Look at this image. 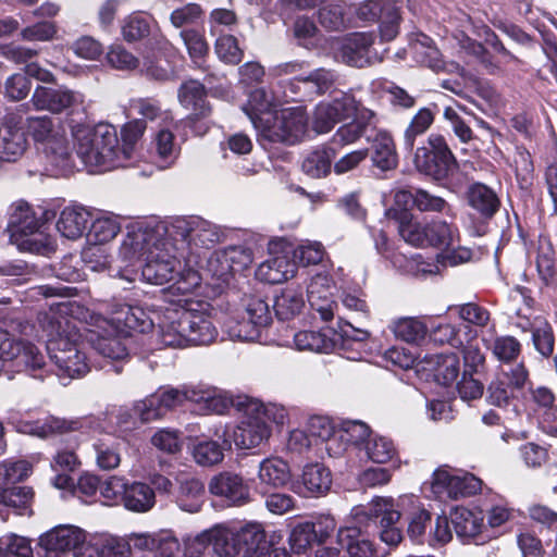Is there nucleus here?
I'll use <instances>...</instances> for the list:
<instances>
[{
	"label": "nucleus",
	"instance_id": "f257e3e1",
	"mask_svg": "<svg viewBox=\"0 0 557 557\" xmlns=\"http://www.w3.org/2000/svg\"><path fill=\"white\" fill-rule=\"evenodd\" d=\"M350 518L354 525L339 528L337 532V541L349 557H376L374 545L366 535L371 524L379 523L380 537L387 545L396 546L403 539L401 530L397 525L400 512L391 497H375L367 506H355Z\"/></svg>",
	"mask_w": 557,
	"mask_h": 557
},
{
	"label": "nucleus",
	"instance_id": "f03ea898",
	"mask_svg": "<svg viewBox=\"0 0 557 557\" xmlns=\"http://www.w3.org/2000/svg\"><path fill=\"white\" fill-rule=\"evenodd\" d=\"M75 302L62 300L51 302L49 310L38 314L40 329L37 337H46L47 349L51 360L60 371L71 379L82 376L89 370L86 355L76 342L77 334L70 315L74 312Z\"/></svg>",
	"mask_w": 557,
	"mask_h": 557
},
{
	"label": "nucleus",
	"instance_id": "7ed1b4c3",
	"mask_svg": "<svg viewBox=\"0 0 557 557\" xmlns=\"http://www.w3.org/2000/svg\"><path fill=\"white\" fill-rule=\"evenodd\" d=\"M48 209H35L20 199L12 202L8 210V232L10 242L21 251L49 255L55 251L57 243L48 230V223L54 218Z\"/></svg>",
	"mask_w": 557,
	"mask_h": 557
},
{
	"label": "nucleus",
	"instance_id": "20e7f679",
	"mask_svg": "<svg viewBox=\"0 0 557 557\" xmlns=\"http://www.w3.org/2000/svg\"><path fill=\"white\" fill-rule=\"evenodd\" d=\"M177 244L171 236L165 237L160 247L147 259L141 269L143 278L154 285L172 282L171 289L183 295L191 293L200 285V276L196 270L182 262L185 255L181 249H173Z\"/></svg>",
	"mask_w": 557,
	"mask_h": 557
},
{
	"label": "nucleus",
	"instance_id": "39448f33",
	"mask_svg": "<svg viewBox=\"0 0 557 557\" xmlns=\"http://www.w3.org/2000/svg\"><path fill=\"white\" fill-rule=\"evenodd\" d=\"M74 149L87 166H104L106 171L122 166L116 128L108 123L71 126Z\"/></svg>",
	"mask_w": 557,
	"mask_h": 557
},
{
	"label": "nucleus",
	"instance_id": "423d86ee",
	"mask_svg": "<svg viewBox=\"0 0 557 557\" xmlns=\"http://www.w3.org/2000/svg\"><path fill=\"white\" fill-rule=\"evenodd\" d=\"M243 416L236 428L230 431L232 443L239 449L256 448L271 436L269 422L283 425L288 420L287 409L278 404H263L258 399L242 403Z\"/></svg>",
	"mask_w": 557,
	"mask_h": 557
},
{
	"label": "nucleus",
	"instance_id": "0eeeda50",
	"mask_svg": "<svg viewBox=\"0 0 557 557\" xmlns=\"http://www.w3.org/2000/svg\"><path fill=\"white\" fill-rule=\"evenodd\" d=\"M169 233V220L152 218L128 223L116 250V261L124 268L145 261L163 244Z\"/></svg>",
	"mask_w": 557,
	"mask_h": 557
},
{
	"label": "nucleus",
	"instance_id": "6e6552de",
	"mask_svg": "<svg viewBox=\"0 0 557 557\" xmlns=\"http://www.w3.org/2000/svg\"><path fill=\"white\" fill-rule=\"evenodd\" d=\"M169 236L177 244L184 255L200 256L214 248L224 237L223 230L199 215L173 216L169 220ZM175 250V247L173 248Z\"/></svg>",
	"mask_w": 557,
	"mask_h": 557
},
{
	"label": "nucleus",
	"instance_id": "1a4fd4ad",
	"mask_svg": "<svg viewBox=\"0 0 557 557\" xmlns=\"http://www.w3.org/2000/svg\"><path fill=\"white\" fill-rule=\"evenodd\" d=\"M398 233L406 243L419 248L450 249L459 239L458 228L455 225L442 220L420 222L408 212L399 214Z\"/></svg>",
	"mask_w": 557,
	"mask_h": 557
},
{
	"label": "nucleus",
	"instance_id": "9d476101",
	"mask_svg": "<svg viewBox=\"0 0 557 557\" xmlns=\"http://www.w3.org/2000/svg\"><path fill=\"white\" fill-rule=\"evenodd\" d=\"M252 124L262 139L288 145L302 140L309 129L308 116L301 108L274 110L267 119L252 117Z\"/></svg>",
	"mask_w": 557,
	"mask_h": 557
},
{
	"label": "nucleus",
	"instance_id": "9b49d317",
	"mask_svg": "<svg viewBox=\"0 0 557 557\" xmlns=\"http://www.w3.org/2000/svg\"><path fill=\"white\" fill-rule=\"evenodd\" d=\"M108 325L115 333L124 336L132 332L146 333L153 326L151 312L139 305L115 304L108 312V317L96 318L97 327Z\"/></svg>",
	"mask_w": 557,
	"mask_h": 557
},
{
	"label": "nucleus",
	"instance_id": "f8f14e48",
	"mask_svg": "<svg viewBox=\"0 0 557 557\" xmlns=\"http://www.w3.org/2000/svg\"><path fill=\"white\" fill-rule=\"evenodd\" d=\"M360 20L380 23V36L384 41L395 39L401 21L400 5L396 0H366L359 4Z\"/></svg>",
	"mask_w": 557,
	"mask_h": 557
},
{
	"label": "nucleus",
	"instance_id": "ddd939ff",
	"mask_svg": "<svg viewBox=\"0 0 557 557\" xmlns=\"http://www.w3.org/2000/svg\"><path fill=\"white\" fill-rule=\"evenodd\" d=\"M481 486L482 481L473 474L460 475L447 468L436 469L430 482L432 494L440 500L473 495L481 490Z\"/></svg>",
	"mask_w": 557,
	"mask_h": 557
},
{
	"label": "nucleus",
	"instance_id": "4468645a",
	"mask_svg": "<svg viewBox=\"0 0 557 557\" xmlns=\"http://www.w3.org/2000/svg\"><path fill=\"white\" fill-rule=\"evenodd\" d=\"M430 149L420 147L414 154V165L421 174H441L456 168V159L442 135L431 134L428 138Z\"/></svg>",
	"mask_w": 557,
	"mask_h": 557
},
{
	"label": "nucleus",
	"instance_id": "2eb2a0df",
	"mask_svg": "<svg viewBox=\"0 0 557 557\" xmlns=\"http://www.w3.org/2000/svg\"><path fill=\"white\" fill-rule=\"evenodd\" d=\"M181 323L186 329L189 345H208L218 335L208 304L190 302L188 307L182 308Z\"/></svg>",
	"mask_w": 557,
	"mask_h": 557
},
{
	"label": "nucleus",
	"instance_id": "dca6fc26",
	"mask_svg": "<svg viewBox=\"0 0 557 557\" xmlns=\"http://www.w3.org/2000/svg\"><path fill=\"white\" fill-rule=\"evenodd\" d=\"M127 537L135 557H175L180 550L178 540L169 531L134 532Z\"/></svg>",
	"mask_w": 557,
	"mask_h": 557
},
{
	"label": "nucleus",
	"instance_id": "f3484780",
	"mask_svg": "<svg viewBox=\"0 0 557 557\" xmlns=\"http://www.w3.org/2000/svg\"><path fill=\"white\" fill-rule=\"evenodd\" d=\"M356 112V101L348 95H343L332 101H322L313 109L311 127L317 134H327L334 128L335 124L349 119Z\"/></svg>",
	"mask_w": 557,
	"mask_h": 557
},
{
	"label": "nucleus",
	"instance_id": "a211bd4d",
	"mask_svg": "<svg viewBox=\"0 0 557 557\" xmlns=\"http://www.w3.org/2000/svg\"><path fill=\"white\" fill-rule=\"evenodd\" d=\"M84 101L85 97L82 92L70 89L66 86H38L32 96L33 106L37 110H45L54 114L79 107Z\"/></svg>",
	"mask_w": 557,
	"mask_h": 557
},
{
	"label": "nucleus",
	"instance_id": "6ab92c4d",
	"mask_svg": "<svg viewBox=\"0 0 557 557\" xmlns=\"http://www.w3.org/2000/svg\"><path fill=\"white\" fill-rule=\"evenodd\" d=\"M211 495L232 506H244L250 502V487L242 474L222 471L213 475L208 484Z\"/></svg>",
	"mask_w": 557,
	"mask_h": 557
},
{
	"label": "nucleus",
	"instance_id": "aec40b11",
	"mask_svg": "<svg viewBox=\"0 0 557 557\" xmlns=\"http://www.w3.org/2000/svg\"><path fill=\"white\" fill-rule=\"evenodd\" d=\"M336 78L335 73L326 69H317L308 73L305 71L299 81L290 85L287 99L293 101L312 100L333 90Z\"/></svg>",
	"mask_w": 557,
	"mask_h": 557
},
{
	"label": "nucleus",
	"instance_id": "412c9836",
	"mask_svg": "<svg viewBox=\"0 0 557 557\" xmlns=\"http://www.w3.org/2000/svg\"><path fill=\"white\" fill-rule=\"evenodd\" d=\"M374 38L372 33H354L345 37L336 52V58L355 67L372 64L376 60V54L372 51Z\"/></svg>",
	"mask_w": 557,
	"mask_h": 557
},
{
	"label": "nucleus",
	"instance_id": "4be33fe9",
	"mask_svg": "<svg viewBox=\"0 0 557 557\" xmlns=\"http://www.w3.org/2000/svg\"><path fill=\"white\" fill-rule=\"evenodd\" d=\"M28 132L35 141L46 145V150L58 154L57 165L61 166L67 158L64 138L55 129L53 121L48 116L29 117L27 120Z\"/></svg>",
	"mask_w": 557,
	"mask_h": 557
},
{
	"label": "nucleus",
	"instance_id": "5701e85b",
	"mask_svg": "<svg viewBox=\"0 0 557 557\" xmlns=\"http://www.w3.org/2000/svg\"><path fill=\"white\" fill-rule=\"evenodd\" d=\"M178 101L182 107L190 111L187 120L194 124L201 119H207L211 112V106L207 101V90L205 86L195 79L184 82L178 89Z\"/></svg>",
	"mask_w": 557,
	"mask_h": 557
},
{
	"label": "nucleus",
	"instance_id": "b1692460",
	"mask_svg": "<svg viewBox=\"0 0 557 557\" xmlns=\"http://www.w3.org/2000/svg\"><path fill=\"white\" fill-rule=\"evenodd\" d=\"M333 289L332 278L323 273L314 275L307 287L309 305L319 312L323 321H330L334 317L336 304L333 300Z\"/></svg>",
	"mask_w": 557,
	"mask_h": 557
},
{
	"label": "nucleus",
	"instance_id": "393cba45",
	"mask_svg": "<svg viewBox=\"0 0 557 557\" xmlns=\"http://www.w3.org/2000/svg\"><path fill=\"white\" fill-rule=\"evenodd\" d=\"M91 211L81 205L64 207L55 222L57 232L69 240L82 238L90 223Z\"/></svg>",
	"mask_w": 557,
	"mask_h": 557
},
{
	"label": "nucleus",
	"instance_id": "a878e982",
	"mask_svg": "<svg viewBox=\"0 0 557 557\" xmlns=\"http://www.w3.org/2000/svg\"><path fill=\"white\" fill-rule=\"evenodd\" d=\"M216 440L198 442L193 448L195 461L203 467H210L222 462L224 450L231 449L232 440L226 426L218 428L214 432Z\"/></svg>",
	"mask_w": 557,
	"mask_h": 557
},
{
	"label": "nucleus",
	"instance_id": "bb28decb",
	"mask_svg": "<svg viewBox=\"0 0 557 557\" xmlns=\"http://www.w3.org/2000/svg\"><path fill=\"white\" fill-rule=\"evenodd\" d=\"M85 541L86 533L83 529L73 524H61L42 534L39 545L70 554Z\"/></svg>",
	"mask_w": 557,
	"mask_h": 557
},
{
	"label": "nucleus",
	"instance_id": "cd10ccee",
	"mask_svg": "<svg viewBox=\"0 0 557 557\" xmlns=\"http://www.w3.org/2000/svg\"><path fill=\"white\" fill-rule=\"evenodd\" d=\"M252 252L244 246H231L219 251L210 260V264L218 263L219 269L214 270V274L224 277L228 274L240 272L252 263Z\"/></svg>",
	"mask_w": 557,
	"mask_h": 557
},
{
	"label": "nucleus",
	"instance_id": "c85d7f7f",
	"mask_svg": "<svg viewBox=\"0 0 557 557\" xmlns=\"http://www.w3.org/2000/svg\"><path fill=\"white\" fill-rule=\"evenodd\" d=\"M308 432L311 438H319L326 443L325 449L330 456H337L346 448L344 431H336L329 418L311 417L308 422Z\"/></svg>",
	"mask_w": 557,
	"mask_h": 557
},
{
	"label": "nucleus",
	"instance_id": "c756f323",
	"mask_svg": "<svg viewBox=\"0 0 557 557\" xmlns=\"http://www.w3.org/2000/svg\"><path fill=\"white\" fill-rule=\"evenodd\" d=\"M376 123V114L371 110L362 109L352 122L337 128L332 140L339 146L352 145L366 134L368 128H375Z\"/></svg>",
	"mask_w": 557,
	"mask_h": 557
},
{
	"label": "nucleus",
	"instance_id": "7c9ffc66",
	"mask_svg": "<svg viewBox=\"0 0 557 557\" xmlns=\"http://www.w3.org/2000/svg\"><path fill=\"white\" fill-rule=\"evenodd\" d=\"M296 271V263L289 257L281 255L262 262L256 271V276L269 284H281L294 277Z\"/></svg>",
	"mask_w": 557,
	"mask_h": 557
},
{
	"label": "nucleus",
	"instance_id": "2f4dec72",
	"mask_svg": "<svg viewBox=\"0 0 557 557\" xmlns=\"http://www.w3.org/2000/svg\"><path fill=\"white\" fill-rule=\"evenodd\" d=\"M205 484L199 479L188 478L178 483L175 503L181 510L196 513L205 504Z\"/></svg>",
	"mask_w": 557,
	"mask_h": 557
},
{
	"label": "nucleus",
	"instance_id": "473e14b6",
	"mask_svg": "<svg viewBox=\"0 0 557 557\" xmlns=\"http://www.w3.org/2000/svg\"><path fill=\"white\" fill-rule=\"evenodd\" d=\"M425 369L433 373L436 382L443 385L451 384L460 371L459 357L454 354L425 356Z\"/></svg>",
	"mask_w": 557,
	"mask_h": 557
},
{
	"label": "nucleus",
	"instance_id": "72a5a7b5",
	"mask_svg": "<svg viewBox=\"0 0 557 557\" xmlns=\"http://www.w3.org/2000/svg\"><path fill=\"white\" fill-rule=\"evenodd\" d=\"M156 492L149 484L137 481L128 483L123 498L125 509L136 513H146L156 506Z\"/></svg>",
	"mask_w": 557,
	"mask_h": 557
},
{
	"label": "nucleus",
	"instance_id": "f704fd0d",
	"mask_svg": "<svg viewBox=\"0 0 557 557\" xmlns=\"http://www.w3.org/2000/svg\"><path fill=\"white\" fill-rule=\"evenodd\" d=\"M87 239L106 245L113 240L122 230L121 218L111 212H103L96 218H90Z\"/></svg>",
	"mask_w": 557,
	"mask_h": 557
},
{
	"label": "nucleus",
	"instance_id": "c9c22d12",
	"mask_svg": "<svg viewBox=\"0 0 557 557\" xmlns=\"http://www.w3.org/2000/svg\"><path fill=\"white\" fill-rule=\"evenodd\" d=\"M290 478L289 466L282 458H265L259 465L258 479L261 485L278 488L286 485Z\"/></svg>",
	"mask_w": 557,
	"mask_h": 557
},
{
	"label": "nucleus",
	"instance_id": "e433bc0d",
	"mask_svg": "<svg viewBox=\"0 0 557 557\" xmlns=\"http://www.w3.org/2000/svg\"><path fill=\"white\" fill-rule=\"evenodd\" d=\"M301 484L306 490V496H321L330 490L332 474L322 463H309L302 469Z\"/></svg>",
	"mask_w": 557,
	"mask_h": 557
},
{
	"label": "nucleus",
	"instance_id": "4c0bfd02",
	"mask_svg": "<svg viewBox=\"0 0 557 557\" xmlns=\"http://www.w3.org/2000/svg\"><path fill=\"white\" fill-rule=\"evenodd\" d=\"M467 201L471 208L485 218H492L500 205L496 193L481 183H474L468 188Z\"/></svg>",
	"mask_w": 557,
	"mask_h": 557
},
{
	"label": "nucleus",
	"instance_id": "58836bf2",
	"mask_svg": "<svg viewBox=\"0 0 557 557\" xmlns=\"http://www.w3.org/2000/svg\"><path fill=\"white\" fill-rule=\"evenodd\" d=\"M317 18L326 30H343L348 23L347 9L343 0H323L318 7Z\"/></svg>",
	"mask_w": 557,
	"mask_h": 557
},
{
	"label": "nucleus",
	"instance_id": "ea45409f",
	"mask_svg": "<svg viewBox=\"0 0 557 557\" xmlns=\"http://www.w3.org/2000/svg\"><path fill=\"white\" fill-rule=\"evenodd\" d=\"M239 554L251 556L265 548V532L260 523L249 522L234 530Z\"/></svg>",
	"mask_w": 557,
	"mask_h": 557
},
{
	"label": "nucleus",
	"instance_id": "a19ab883",
	"mask_svg": "<svg viewBox=\"0 0 557 557\" xmlns=\"http://www.w3.org/2000/svg\"><path fill=\"white\" fill-rule=\"evenodd\" d=\"M410 50L417 63L435 72L444 71L447 66L442 60L438 49L433 45V40L426 35H418L411 41Z\"/></svg>",
	"mask_w": 557,
	"mask_h": 557
},
{
	"label": "nucleus",
	"instance_id": "79ce46f5",
	"mask_svg": "<svg viewBox=\"0 0 557 557\" xmlns=\"http://www.w3.org/2000/svg\"><path fill=\"white\" fill-rule=\"evenodd\" d=\"M373 141L372 161L374 165L383 172L395 170L398 158L392 136L386 131H379Z\"/></svg>",
	"mask_w": 557,
	"mask_h": 557
},
{
	"label": "nucleus",
	"instance_id": "37998d69",
	"mask_svg": "<svg viewBox=\"0 0 557 557\" xmlns=\"http://www.w3.org/2000/svg\"><path fill=\"white\" fill-rule=\"evenodd\" d=\"M391 330L396 338L417 345L424 341L429 331L426 323L416 317H404L395 320Z\"/></svg>",
	"mask_w": 557,
	"mask_h": 557
},
{
	"label": "nucleus",
	"instance_id": "c03bdc74",
	"mask_svg": "<svg viewBox=\"0 0 557 557\" xmlns=\"http://www.w3.org/2000/svg\"><path fill=\"white\" fill-rule=\"evenodd\" d=\"M26 137L20 128L4 126L0 128V159L15 161L26 149Z\"/></svg>",
	"mask_w": 557,
	"mask_h": 557
},
{
	"label": "nucleus",
	"instance_id": "a18cd8bd",
	"mask_svg": "<svg viewBox=\"0 0 557 557\" xmlns=\"http://www.w3.org/2000/svg\"><path fill=\"white\" fill-rule=\"evenodd\" d=\"M294 348L299 351L329 354L333 350L335 343L320 331H299L294 334Z\"/></svg>",
	"mask_w": 557,
	"mask_h": 557
},
{
	"label": "nucleus",
	"instance_id": "49530a36",
	"mask_svg": "<svg viewBox=\"0 0 557 557\" xmlns=\"http://www.w3.org/2000/svg\"><path fill=\"white\" fill-rule=\"evenodd\" d=\"M483 520L481 512H474L465 507H458L451 513V522L459 537L478 536L484 527Z\"/></svg>",
	"mask_w": 557,
	"mask_h": 557
},
{
	"label": "nucleus",
	"instance_id": "de8ad7c7",
	"mask_svg": "<svg viewBox=\"0 0 557 557\" xmlns=\"http://www.w3.org/2000/svg\"><path fill=\"white\" fill-rule=\"evenodd\" d=\"M176 318L168 317V321L160 324L159 341L164 347L184 348L189 345L186 329L182 327L181 310L175 312Z\"/></svg>",
	"mask_w": 557,
	"mask_h": 557
},
{
	"label": "nucleus",
	"instance_id": "09e8293b",
	"mask_svg": "<svg viewBox=\"0 0 557 557\" xmlns=\"http://www.w3.org/2000/svg\"><path fill=\"white\" fill-rule=\"evenodd\" d=\"M364 449L371 461L375 463L392 461L394 469L399 468V462L395 460L397 451L392 440L381 435H373L367 440Z\"/></svg>",
	"mask_w": 557,
	"mask_h": 557
},
{
	"label": "nucleus",
	"instance_id": "8fccbe9b",
	"mask_svg": "<svg viewBox=\"0 0 557 557\" xmlns=\"http://www.w3.org/2000/svg\"><path fill=\"white\" fill-rule=\"evenodd\" d=\"M304 305L301 290L295 287H286L276 296L274 311L278 319L289 320L301 311Z\"/></svg>",
	"mask_w": 557,
	"mask_h": 557
},
{
	"label": "nucleus",
	"instance_id": "3c124183",
	"mask_svg": "<svg viewBox=\"0 0 557 557\" xmlns=\"http://www.w3.org/2000/svg\"><path fill=\"white\" fill-rule=\"evenodd\" d=\"M211 546L218 557H236L239 555L234 530L224 524H216L210 528Z\"/></svg>",
	"mask_w": 557,
	"mask_h": 557
},
{
	"label": "nucleus",
	"instance_id": "603ef678",
	"mask_svg": "<svg viewBox=\"0 0 557 557\" xmlns=\"http://www.w3.org/2000/svg\"><path fill=\"white\" fill-rule=\"evenodd\" d=\"M106 332L104 334H98L97 339L94 341L95 349L102 355L104 358L111 360H125L128 357V351L125 344L117 336H111L112 331L108 325L102 324L100 327Z\"/></svg>",
	"mask_w": 557,
	"mask_h": 557
},
{
	"label": "nucleus",
	"instance_id": "864d4df0",
	"mask_svg": "<svg viewBox=\"0 0 557 557\" xmlns=\"http://www.w3.org/2000/svg\"><path fill=\"white\" fill-rule=\"evenodd\" d=\"M335 151L331 147L321 146L310 151L302 161V170L307 174H330L334 169Z\"/></svg>",
	"mask_w": 557,
	"mask_h": 557
},
{
	"label": "nucleus",
	"instance_id": "5fc2aeb1",
	"mask_svg": "<svg viewBox=\"0 0 557 557\" xmlns=\"http://www.w3.org/2000/svg\"><path fill=\"white\" fill-rule=\"evenodd\" d=\"M97 466L113 470L121 463L120 444L112 438H101L92 444Z\"/></svg>",
	"mask_w": 557,
	"mask_h": 557
},
{
	"label": "nucleus",
	"instance_id": "6e6d98bb",
	"mask_svg": "<svg viewBox=\"0 0 557 557\" xmlns=\"http://www.w3.org/2000/svg\"><path fill=\"white\" fill-rule=\"evenodd\" d=\"M532 339L535 349L543 356L549 357L554 351L555 336L549 323L542 317H534Z\"/></svg>",
	"mask_w": 557,
	"mask_h": 557
},
{
	"label": "nucleus",
	"instance_id": "4d7b16f0",
	"mask_svg": "<svg viewBox=\"0 0 557 557\" xmlns=\"http://www.w3.org/2000/svg\"><path fill=\"white\" fill-rule=\"evenodd\" d=\"M83 262L91 271L101 272L110 268L111 258L102 244L88 240L81 252Z\"/></svg>",
	"mask_w": 557,
	"mask_h": 557
},
{
	"label": "nucleus",
	"instance_id": "13d9d810",
	"mask_svg": "<svg viewBox=\"0 0 557 557\" xmlns=\"http://www.w3.org/2000/svg\"><path fill=\"white\" fill-rule=\"evenodd\" d=\"M223 327L231 339L253 342L260 338L261 331L243 315L242 320L228 318Z\"/></svg>",
	"mask_w": 557,
	"mask_h": 557
},
{
	"label": "nucleus",
	"instance_id": "bf43d9fd",
	"mask_svg": "<svg viewBox=\"0 0 557 557\" xmlns=\"http://www.w3.org/2000/svg\"><path fill=\"white\" fill-rule=\"evenodd\" d=\"M272 107V97L264 89L258 88L251 91L244 111L252 122V117L259 121L260 119H267L268 114H273Z\"/></svg>",
	"mask_w": 557,
	"mask_h": 557
},
{
	"label": "nucleus",
	"instance_id": "052dcab7",
	"mask_svg": "<svg viewBox=\"0 0 557 557\" xmlns=\"http://www.w3.org/2000/svg\"><path fill=\"white\" fill-rule=\"evenodd\" d=\"M290 548L296 554H304L310 549L314 544H318L315 540L314 530L309 522H302L296 524L288 537Z\"/></svg>",
	"mask_w": 557,
	"mask_h": 557
},
{
	"label": "nucleus",
	"instance_id": "680f3d73",
	"mask_svg": "<svg viewBox=\"0 0 557 557\" xmlns=\"http://www.w3.org/2000/svg\"><path fill=\"white\" fill-rule=\"evenodd\" d=\"M151 32L150 20L139 14H131L123 20L122 36L128 41H137L147 37Z\"/></svg>",
	"mask_w": 557,
	"mask_h": 557
},
{
	"label": "nucleus",
	"instance_id": "e2e57ef3",
	"mask_svg": "<svg viewBox=\"0 0 557 557\" xmlns=\"http://www.w3.org/2000/svg\"><path fill=\"white\" fill-rule=\"evenodd\" d=\"M536 267L542 280L546 283H553L557 276V260L555 251L548 243H541L536 258Z\"/></svg>",
	"mask_w": 557,
	"mask_h": 557
},
{
	"label": "nucleus",
	"instance_id": "0e129e2a",
	"mask_svg": "<svg viewBox=\"0 0 557 557\" xmlns=\"http://www.w3.org/2000/svg\"><path fill=\"white\" fill-rule=\"evenodd\" d=\"M156 151L164 163H172L178 153L175 136L168 127L160 128L154 136Z\"/></svg>",
	"mask_w": 557,
	"mask_h": 557
},
{
	"label": "nucleus",
	"instance_id": "69168bd1",
	"mask_svg": "<svg viewBox=\"0 0 557 557\" xmlns=\"http://www.w3.org/2000/svg\"><path fill=\"white\" fill-rule=\"evenodd\" d=\"M433 121L434 115L430 109H420L413 116L405 132L406 147L412 149L416 137L425 133L428 128L432 125Z\"/></svg>",
	"mask_w": 557,
	"mask_h": 557
},
{
	"label": "nucleus",
	"instance_id": "338daca9",
	"mask_svg": "<svg viewBox=\"0 0 557 557\" xmlns=\"http://www.w3.org/2000/svg\"><path fill=\"white\" fill-rule=\"evenodd\" d=\"M180 36L195 63H198L208 53L209 46L203 35L198 30L186 28L180 33Z\"/></svg>",
	"mask_w": 557,
	"mask_h": 557
},
{
	"label": "nucleus",
	"instance_id": "774afa93",
	"mask_svg": "<svg viewBox=\"0 0 557 557\" xmlns=\"http://www.w3.org/2000/svg\"><path fill=\"white\" fill-rule=\"evenodd\" d=\"M34 492L30 487L21 486L7 490L5 507L12 508L17 515H30Z\"/></svg>",
	"mask_w": 557,
	"mask_h": 557
}]
</instances>
